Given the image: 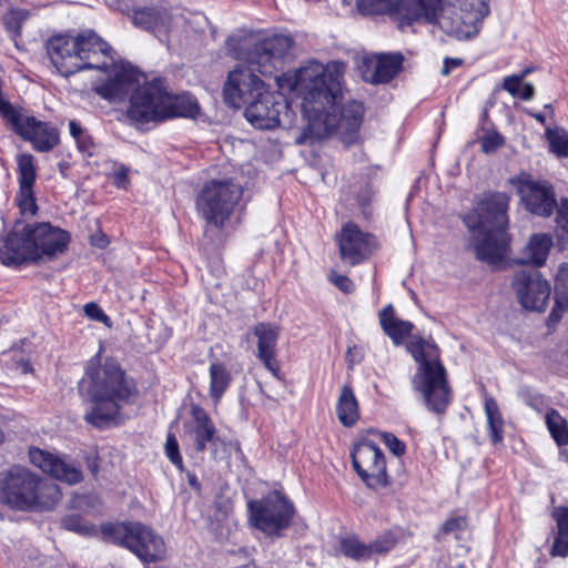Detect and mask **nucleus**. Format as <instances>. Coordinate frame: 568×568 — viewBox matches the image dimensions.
I'll list each match as a JSON object with an SVG mask.
<instances>
[{"label": "nucleus", "instance_id": "1", "mask_svg": "<svg viewBox=\"0 0 568 568\" xmlns=\"http://www.w3.org/2000/svg\"><path fill=\"white\" fill-rule=\"evenodd\" d=\"M346 63L331 61L323 64L310 60L293 73L280 79V87L295 91L302 98V111L307 124L295 139L296 144L312 143L336 133L344 143L351 144L362 125L364 106L352 100L338 108L343 99V80Z\"/></svg>", "mask_w": 568, "mask_h": 568}, {"label": "nucleus", "instance_id": "2", "mask_svg": "<svg viewBox=\"0 0 568 568\" xmlns=\"http://www.w3.org/2000/svg\"><path fill=\"white\" fill-rule=\"evenodd\" d=\"M294 40L288 34L263 36L248 33L227 39L229 51L242 61L232 70L223 87L226 104L240 108L265 90L264 82L255 74L273 75L282 70L292 57Z\"/></svg>", "mask_w": 568, "mask_h": 568}, {"label": "nucleus", "instance_id": "3", "mask_svg": "<svg viewBox=\"0 0 568 568\" xmlns=\"http://www.w3.org/2000/svg\"><path fill=\"white\" fill-rule=\"evenodd\" d=\"M81 387L87 388L91 402V409L85 413L84 420L100 429L119 424L122 407L133 403L136 394L132 381L112 359H106L101 366L91 361Z\"/></svg>", "mask_w": 568, "mask_h": 568}, {"label": "nucleus", "instance_id": "4", "mask_svg": "<svg viewBox=\"0 0 568 568\" xmlns=\"http://www.w3.org/2000/svg\"><path fill=\"white\" fill-rule=\"evenodd\" d=\"M508 203L509 196L506 193H485L474 213L465 220L473 232L476 257L489 265L501 263L508 252Z\"/></svg>", "mask_w": 568, "mask_h": 568}, {"label": "nucleus", "instance_id": "5", "mask_svg": "<svg viewBox=\"0 0 568 568\" xmlns=\"http://www.w3.org/2000/svg\"><path fill=\"white\" fill-rule=\"evenodd\" d=\"M47 51L52 64L63 77L87 69L106 71L113 62L111 47L92 30L77 37L55 36L49 40Z\"/></svg>", "mask_w": 568, "mask_h": 568}, {"label": "nucleus", "instance_id": "6", "mask_svg": "<svg viewBox=\"0 0 568 568\" xmlns=\"http://www.w3.org/2000/svg\"><path fill=\"white\" fill-rule=\"evenodd\" d=\"M407 349L419 364L412 379L414 390L423 395L432 412L444 413L450 403V389L437 346L423 338H415L408 343Z\"/></svg>", "mask_w": 568, "mask_h": 568}, {"label": "nucleus", "instance_id": "7", "mask_svg": "<svg viewBox=\"0 0 568 568\" xmlns=\"http://www.w3.org/2000/svg\"><path fill=\"white\" fill-rule=\"evenodd\" d=\"M420 9L429 17H418L415 22L438 26L446 34L459 40L475 37L489 13L488 0H422Z\"/></svg>", "mask_w": 568, "mask_h": 568}, {"label": "nucleus", "instance_id": "8", "mask_svg": "<svg viewBox=\"0 0 568 568\" xmlns=\"http://www.w3.org/2000/svg\"><path fill=\"white\" fill-rule=\"evenodd\" d=\"M241 185L232 180H211L200 190L195 205L207 227L221 230L242 197Z\"/></svg>", "mask_w": 568, "mask_h": 568}, {"label": "nucleus", "instance_id": "9", "mask_svg": "<svg viewBox=\"0 0 568 568\" xmlns=\"http://www.w3.org/2000/svg\"><path fill=\"white\" fill-rule=\"evenodd\" d=\"M101 530L105 538L130 549L143 562L162 561L166 557L163 538L141 523L106 524Z\"/></svg>", "mask_w": 568, "mask_h": 568}, {"label": "nucleus", "instance_id": "10", "mask_svg": "<svg viewBox=\"0 0 568 568\" xmlns=\"http://www.w3.org/2000/svg\"><path fill=\"white\" fill-rule=\"evenodd\" d=\"M39 477L23 466L0 471V503L11 509L28 511L39 501Z\"/></svg>", "mask_w": 568, "mask_h": 568}, {"label": "nucleus", "instance_id": "11", "mask_svg": "<svg viewBox=\"0 0 568 568\" xmlns=\"http://www.w3.org/2000/svg\"><path fill=\"white\" fill-rule=\"evenodd\" d=\"M248 509L253 525L270 536H280L290 526L294 513L293 505L278 493L250 501Z\"/></svg>", "mask_w": 568, "mask_h": 568}, {"label": "nucleus", "instance_id": "12", "mask_svg": "<svg viewBox=\"0 0 568 568\" xmlns=\"http://www.w3.org/2000/svg\"><path fill=\"white\" fill-rule=\"evenodd\" d=\"M163 81L153 79L145 80L130 97V104L126 109V116L136 125L159 123L163 121Z\"/></svg>", "mask_w": 568, "mask_h": 568}, {"label": "nucleus", "instance_id": "13", "mask_svg": "<svg viewBox=\"0 0 568 568\" xmlns=\"http://www.w3.org/2000/svg\"><path fill=\"white\" fill-rule=\"evenodd\" d=\"M246 104L244 115L256 129L270 130L291 124V121L286 120L290 116L286 102L281 95L266 89Z\"/></svg>", "mask_w": 568, "mask_h": 568}, {"label": "nucleus", "instance_id": "14", "mask_svg": "<svg viewBox=\"0 0 568 568\" xmlns=\"http://www.w3.org/2000/svg\"><path fill=\"white\" fill-rule=\"evenodd\" d=\"M351 457L355 471L367 487L378 488L388 484L384 454L373 442L357 444Z\"/></svg>", "mask_w": 568, "mask_h": 568}, {"label": "nucleus", "instance_id": "15", "mask_svg": "<svg viewBox=\"0 0 568 568\" xmlns=\"http://www.w3.org/2000/svg\"><path fill=\"white\" fill-rule=\"evenodd\" d=\"M513 286L521 305L531 311L541 312L551 293L549 283L541 277L538 270H521L516 273Z\"/></svg>", "mask_w": 568, "mask_h": 568}, {"label": "nucleus", "instance_id": "16", "mask_svg": "<svg viewBox=\"0 0 568 568\" xmlns=\"http://www.w3.org/2000/svg\"><path fill=\"white\" fill-rule=\"evenodd\" d=\"M422 0H358L357 10L362 14H388L399 22L403 29L413 24L418 17H429L422 11Z\"/></svg>", "mask_w": 568, "mask_h": 568}, {"label": "nucleus", "instance_id": "17", "mask_svg": "<svg viewBox=\"0 0 568 568\" xmlns=\"http://www.w3.org/2000/svg\"><path fill=\"white\" fill-rule=\"evenodd\" d=\"M9 123L38 152H49L60 142L59 131L48 122L37 120L34 116L22 115L18 112Z\"/></svg>", "mask_w": 568, "mask_h": 568}, {"label": "nucleus", "instance_id": "18", "mask_svg": "<svg viewBox=\"0 0 568 568\" xmlns=\"http://www.w3.org/2000/svg\"><path fill=\"white\" fill-rule=\"evenodd\" d=\"M517 191L525 207L532 214L550 216L558 206L552 186L547 181L520 179Z\"/></svg>", "mask_w": 568, "mask_h": 568}, {"label": "nucleus", "instance_id": "19", "mask_svg": "<svg viewBox=\"0 0 568 568\" xmlns=\"http://www.w3.org/2000/svg\"><path fill=\"white\" fill-rule=\"evenodd\" d=\"M113 75L108 81L98 85L95 92L110 102L130 101V97L144 80L131 65L111 63Z\"/></svg>", "mask_w": 568, "mask_h": 568}, {"label": "nucleus", "instance_id": "20", "mask_svg": "<svg viewBox=\"0 0 568 568\" xmlns=\"http://www.w3.org/2000/svg\"><path fill=\"white\" fill-rule=\"evenodd\" d=\"M26 231L29 236L30 247L36 251L34 262L42 256L51 257L63 253L70 241V236L65 231L53 227L49 223L26 225Z\"/></svg>", "mask_w": 568, "mask_h": 568}, {"label": "nucleus", "instance_id": "21", "mask_svg": "<svg viewBox=\"0 0 568 568\" xmlns=\"http://www.w3.org/2000/svg\"><path fill=\"white\" fill-rule=\"evenodd\" d=\"M338 246L342 258L355 265L372 254L376 242L374 236L362 232L356 224L347 223L339 234Z\"/></svg>", "mask_w": 568, "mask_h": 568}, {"label": "nucleus", "instance_id": "22", "mask_svg": "<svg viewBox=\"0 0 568 568\" xmlns=\"http://www.w3.org/2000/svg\"><path fill=\"white\" fill-rule=\"evenodd\" d=\"M34 248L30 247L26 225L17 223L11 232L0 237V262L3 265L34 262Z\"/></svg>", "mask_w": 568, "mask_h": 568}, {"label": "nucleus", "instance_id": "23", "mask_svg": "<svg viewBox=\"0 0 568 568\" xmlns=\"http://www.w3.org/2000/svg\"><path fill=\"white\" fill-rule=\"evenodd\" d=\"M252 333L256 338V357L275 378L281 379L280 364L276 358L280 326L262 322L253 327Z\"/></svg>", "mask_w": 568, "mask_h": 568}, {"label": "nucleus", "instance_id": "24", "mask_svg": "<svg viewBox=\"0 0 568 568\" xmlns=\"http://www.w3.org/2000/svg\"><path fill=\"white\" fill-rule=\"evenodd\" d=\"M29 459L32 465L40 468L43 473L70 485L78 484L83 478L82 471L77 466L43 449L31 447L29 449Z\"/></svg>", "mask_w": 568, "mask_h": 568}, {"label": "nucleus", "instance_id": "25", "mask_svg": "<svg viewBox=\"0 0 568 568\" xmlns=\"http://www.w3.org/2000/svg\"><path fill=\"white\" fill-rule=\"evenodd\" d=\"M19 173V193L16 197L22 214L34 215L38 206L33 194L37 178L34 158L31 154H20L17 158Z\"/></svg>", "mask_w": 568, "mask_h": 568}, {"label": "nucleus", "instance_id": "26", "mask_svg": "<svg viewBox=\"0 0 568 568\" xmlns=\"http://www.w3.org/2000/svg\"><path fill=\"white\" fill-rule=\"evenodd\" d=\"M402 65L403 57L399 53L366 58L362 69L363 79L373 84L387 83L402 70Z\"/></svg>", "mask_w": 568, "mask_h": 568}, {"label": "nucleus", "instance_id": "27", "mask_svg": "<svg viewBox=\"0 0 568 568\" xmlns=\"http://www.w3.org/2000/svg\"><path fill=\"white\" fill-rule=\"evenodd\" d=\"M186 427L196 452H204L207 444L214 447L217 442L221 440L220 437L216 436L217 430L212 418L206 410L199 405L191 407V422Z\"/></svg>", "mask_w": 568, "mask_h": 568}, {"label": "nucleus", "instance_id": "28", "mask_svg": "<svg viewBox=\"0 0 568 568\" xmlns=\"http://www.w3.org/2000/svg\"><path fill=\"white\" fill-rule=\"evenodd\" d=\"M552 236L548 233L532 234L517 257L520 265H532L534 268L542 266L552 247Z\"/></svg>", "mask_w": 568, "mask_h": 568}, {"label": "nucleus", "instance_id": "29", "mask_svg": "<svg viewBox=\"0 0 568 568\" xmlns=\"http://www.w3.org/2000/svg\"><path fill=\"white\" fill-rule=\"evenodd\" d=\"M163 121L171 118H194L199 111L200 106L197 104L196 99L189 94H171L168 92L166 88L163 85Z\"/></svg>", "mask_w": 568, "mask_h": 568}, {"label": "nucleus", "instance_id": "30", "mask_svg": "<svg viewBox=\"0 0 568 568\" xmlns=\"http://www.w3.org/2000/svg\"><path fill=\"white\" fill-rule=\"evenodd\" d=\"M379 324L384 333L390 337L395 345H400L414 328L413 323L396 317L392 304L386 305L379 312Z\"/></svg>", "mask_w": 568, "mask_h": 568}, {"label": "nucleus", "instance_id": "31", "mask_svg": "<svg viewBox=\"0 0 568 568\" xmlns=\"http://www.w3.org/2000/svg\"><path fill=\"white\" fill-rule=\"evenodd\" d=\"M336 415L342 425L351 427L359 418L358 402L349 385H344L336 403Z\"/></svg>", "mask_w": 568, "mask_h": 568}, {"label": "nucleus", "instance_id": "32", "mask_svg": "<svg viewBox=\"0 0 568 568\" xmlns=\"http://www.w3.org/2000/svg\"><path fill=\"white\" fill-rule=\"evenodd\" d=\"M556 304L552 308L548 322L550 325L560 321L562 313L568 311V264L559 266L555 282Z\"/></svg>", "mask_w": 568, "mask_h": 568}, {"label": "nucleus", "instance_id": "33", "mask_svg": "<svg viewBox=\"0 0 568 568\" xmlns=\"http://www.w3.org/2000/svg\"><path fill=\"white\" fill-rule=\"evenodd\" d=\"M557 525V535L551 547V556H568V507H557L552 511Z\"/></svg>", "mask_w": 568, "mask_h": 568}, {"label": "nucleus", "instance_id": "34", "mask_svg": "<svg viewBox=\"0 0 568 568\" xmlns=\"http://www.w3.org/2000/svg\"><path fill=\"white\" fill-rule=\"evenodd\" d=\"M210 388L209 394L215 404H217L227 387L231 384V373L229 368L220 362H214L210 365Z\"/></svg>", "mask_w": 568, "mask_h": 568}, {"label": "nucleus", "instance_id": "35", "mask_svg": "<svg viewBox=\"0 0 568 568\" xmlns=\"http://www.w3.org/2000/svg\"><path fill=\"white\" fill-rule=\"evenodd\" d=\"M484 409L487 418V430L494 445L504 439V418L497 402L491 396L485 397Z\"/></svg>", "mask_w": 568, "mask_h": 568}, {"label": "nucleus", "instance_id": "36", "mask_svg": "<svg viewBox=\"0 0 568 568\" xmlns=\"http://www.w3.org/2000/svg\"><path fill=\"white\" fill-rule=\"evenodd\" d=\"M166 13L153 8H144L134 11L133 23L142 29L160 32L166 28Z\"/></svg>", "mask_w": 568, "mask_h": 568}, {"label": "nucleus", "instance_id": "37", "mask_svg": "<svg viewBox=\"0 0 568 568\" xmlns=\"http://www.w3.org/2000/svg\"><path fill=\"white\" fill-rule=\"evenodd\" d=\"M546 425L558 446L566 447L568 446V425L567 420L560 416V414L550 409L546 414Z\"/></svg>", "mask_w": 568, "mask_h": 568}, {"label": "nucleus", "instance_id": "38", "mask_svg": "<svg viewBox=\"0 0 568 568\" xmlns=\"http://www.w3.org/2000/svg\"><path fill=\"white\" fill-rule=\"evenodd\" d=\"M339 551L356 561H364L371 558L368 546L357 537H346L339 541Z\"/></svg>", "mask_w": 568, "mask_h": 568}, {"label": "nucleus", "instance_id": "39", "mask_svg": "<svg viewBox=\"0 0 568 568\" xmlns=\"http://www.w3.org/2000/svg\"><path fill=\"white\" fill-rule=\"evenodd\" d=\"M39 501L36 509H51L61 499V491L58 485L53 483L42 484L39 480Z\"/></svg>", "mask_w": 568, "mask_h": 568}, {"label": "nucleus", "instance_id": "40", "mask_svg": "<svg viewBox=\"0 0 568 568\" xmlns=\"http://www.w3.org/2000/svg\"><path fill=\"white\" fill-rule=\"evenodd\" d=\"M550 149L558 156H568V132L562 129H548L546 131Z\"/></svg>", "mask_w": 568, "mask_h": 568}, {"label": "nucleus", "instance_id": "41", "mask_svg": "<svg viewBox=\"0 0 568 568\" xmlns=\"http://www.w3.org/2000/svg\"><path fill=\"white\" fill-rule=\"evenodd\" d=\"M29 12L24 9H12L3 16L6 30L11 37L20 34L21 24L28 18Z\"/></svg>", "mask_w": 568, "mask_h": 568}, {"label": "nucleus", "instance_id": "42", "mask_svg": "<svg viewBox=\"0 0 568 568\" xmlns=\"http://www.w3.org/2000/svg\"><path fill=\"white\" fill-rule=\"evenodd\" d=\"M62 526L67 530L74 531L79 535L91 536L95 535V527L88 521H84L78 515L65 516L62 519Z\"/></svg>", "mask_w": 568, "mask_h": 568}, {"label": "nucleus", "instance_id": "43", "mask_svg": "<svg viewBox=\"0 0 568 568\" xmlns=\"http://www.w3.org/2000/svg\"><path fill=\"white\" fill-rule=\"evenodd\" d=\"M396 544V538L390 531L381 535L374 542L368 544L369 556L375 554H385L389 551Z\"/></svg>", "mask_w": 568, "mask_h": 568}, {"label": "nucleus", "instance_id": "44", "mask_svg": "<svg viewBox=\"0 0 568 568\" xmlns=\"http://www.w3.org/2000/svg\"><path fill=\"white\" fill-rule=\"evenodd\" d=\"M504 138L496 131L486 133L480 139V149L484 153H491L504 144Z\"/></svg>", "mask_w": 568, "mask_h": 568}, {"label": "nucleus", "instance_id": "45", "mask_svg": "<svg viewBox=\"0 0 568 568\" xmlns=\"http://www.w3.org/2000/svg\"><path fill=\"white\" fill-rule=\"evenodd\" d=\"M165 454L173 465L182 469L183 460L180 455L179 444L174 435L169 434L165 443Z\"/></svg>", "mask_w": 568, "mask_h": 568}, {"label": "nucleus", "instance_id": "46", "mask_svg": "<svg viewBox=\"0 0 568 568\" xmlns=\"http://www.w3.org/2000/svg\"><path fill=\"white\" fill-rule=\"evenodd\" d=\"M83 311H84V314L89 318L100 322L108 327H111L112 322H111L110 317L104 313V311L97 303H93V302L87 303L83 307Z\"/></svg>", "mask_w": 568, "mask_h": 568}, {"label": "nucleus", "instance_id": "47", "mask_svg": "<svg viewBox=\"0 0 568 568\" xmlns=\"http://www.w3.org/2000/svg\"><path fill=\"white\" fill-rule=\"evenodd\" d=\"M379 438L387 446V448L395 455L402 456L405 453V444L399 440L394 434L381 432Z\"/></svg>", "mask_w": 568, "mask_h": 568}, {"label": "nucleus", "instance_id": "48", "mask_svg": "<svg viewBox=\"0 0 568 568\" xmlns=\"http://www.w3.org/2000/svg\"><path fill=\"white\" fill-rule=\"evenodd\" d=\"M467 528V520L465 517H454L446 520L443 526V530L445 534L456 532V538L459 539L457 535L458 531H464Z\"/></svg>", "mask_w": 568, "mask_h": 568}, {"label": "nucleus", "instance_id": "49", "mask_svg": "<svg viewBox=\"0 0 568 568\" xmlns=\"http://www.w3.org/2000/svg\"><path fill=\"white\" fill-rule=\"evenodd\" d=\"M557 207V225L562 231V233L568 235V200H561Z\"/></svg>", "mask_w": 568, "mask_h": 568}, {"label": "nucleus", "instance_id": "50", "mask_svg": "<svg viewBox=\"0 0 568 568\" xmlns=\"http://www.w3.org/2000/svg\"><path fill=\"white\" fill-rule=\"evenodd\" d=\"M329 280L335 286H337L344 293H349L354 288L353 282L345 275H339L333 272L329 275Z\"/></svg>", "mask_w": 568, "mask_h": 568}, {"label": "nucleus", "instance_id": "51", "mask_svg": "<svg viewBox=\"0 0 568 568\" xmlns=\"http://www.w3.org/2000/svg\"><path fill=\"white\" fill-rule=\"evenodd\" d=\"M78 149L87 153L88 155H92V149H93V141L89 133L83 132L77 140Z\"/></svg>", "mask_w": 568, "mask_h": 568}, {"label": "nucleus", "instance_id": "52", "mask_svg": "<svg viewBox=\"0 0 568 568\" xmlns=\"http://www.w3.org/2000/svg\"><path fill=\"white\" fill-rule=\"evenodd\" d=\"M520 81L514 75L506 77L503 82V88L513 97H519Z\"/></svg>", "mask_w": 568, "mask_h": 568}, {"label": "nucleus", "instance_id": "53", "mask_svg": "<svg viewBox=\"0 0 568 568\" xmlns=\"http://www.w3.org/2000/svg\"><path fill=\"white\" fill-rule=\"evenodd\" d=\"M113 183L118 187H125L128 185L129 180H128V169L122 166L114 172Z\"/></svg>", "mask_w": 568, "mask_h": 568}, {"label": "nucleus", "instance_id": "54", "mask_svg": "<svg viewBox=\"0 0 568 568\" xmlns=\"http://www.w3.org/2000/svg\"><path fill=\"white\" fill-rule=\"evenodd\" d=\"M459 65H462L460 59H448L447 58L444 60V65L442 68L440 73L443 75H448L452 69L457 68Z\"/></svg>", "mask_w": 568, "mask_h": 568}, {"label": "nucleus", "instance_id": "55", "mask_svg": "<svg viewBox=\"0 0 568 568\" xmlns=\"http://www.w3.org/2000/svg\"><path fill=\"white\" fill-rule=\"evenodd\" d=\"M70 134L77 140L84 131L79 122L71 120L69 122Z\"/></svg>", "mask_w": 568, "mask_h": 568}, {"label": "nucleus", "instance_id": "56", "mask_svg": "<svg viewBox=\"0 0 568 568\" xmlns=\"http://www.w3.org/2000/svg\"><path fill=\"white\" fill-rule=\"evenodd\" d=\"M535 89L531 83H525L521 94L519 93L520 98L525 101H529L534 98Z\"/></svg>", "mask_w": 568, "mask_h": 568}, {"label": "nucleus", "instance_id": "57", "mask_svg": "<svg viewBox=\"0 0 568 568\" xmlns=\"http://www.w3.org/2000/svg\"><path fill=\"white\" fill-rule=\"evenodd\" d=\"M18 367L23 374H28L32 371L31 364L29 362H21L19 363Z\"/></svg>", "mask_w": 568, "mask_h": 568}, {"label": "nucleus", "instance_id": "58", "mask_svg": "<svg viewBox=\"0 0 568 568\" xmlns=\"http://www.w3.org/2000/svg\"><path fill=\"white\" fill-rule=\"evenodd\" d=\"M531 72L530 68L525 69L519 74H513L515 78H517L520 82Z\"/></svg>", "mask_w": 568, "mask_h": 568}, {"label": "nucleus", "instance_id": "59", "mask_svg": "<svg viewBox=\"0 0 568 568\" xmlns=\"http://www.w3.org/2000/svg\"><path fill=\"white\" fill-rule=\"evenodd\" d=\"M534 118L540 122V123H545L546 119H545V115L540 114V113H536L534 114Z\"/></svg>", "mask_w": 568, "mask_h": 568}, {"label": "nucleus", "instance_id": "60", "mask_svg": "<svg viewBox=\"0 0 568 568\" xmlns=\"http://www.w3.org/2000/svg\"><path fill=\"white\" fill-rule=\"evenodd\" d=\"M368 202H369V196H365V197H363V199H361V200H359V203H361L362 205H365V204H367Z\"/></svg>", "mask_w": 568, "mask_h": 568}, {"label": "nucleus", "instance_id": "61", "mask_svg": "<svg viewBox=\"0 0 568 568\" xmlns=\"http://www.w3.org/2000/svg\"><path fill=\"white\" fill-rule=\"evenodd\" d=\"M189 481H190V485L194 486V485L196 484V478H195V476L190 477V480H189Z\"/></svg>", "mask_w": 568, "mask_h": 568}, {"label": "nucleus", "instance_id": "62", "mask_svg": "<svg viewBox=\"0 0 568 568\" xmlns=\"http://www.w3.org/2000/svg\"><path fill=\"white\" fill-rule=\"evenodd\" d=\"M546 109L550 110L552 112V109H551V105L550 104H546L545 105Z\"/></svg>", "mask_w": 568, "mask_h": 568}, {"label": "nucleus", "instance_id": "63", "mask_svg": "<svg viewBox=\"0 0 568 568\" xmlns=\"http://www.w3.org/2000/svg\"><path fill=\"white\" fill-rule=\"evenodd\" d=\"M2 440H3V434H2V432H0V444L2 443Z\"/></svg>", "mask_w": 568, "mask_h": 568}]
</instances>
